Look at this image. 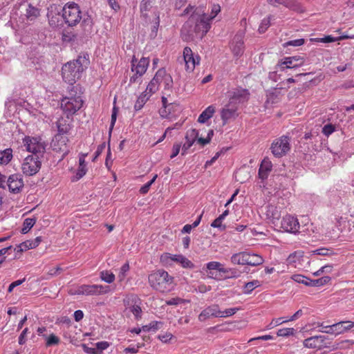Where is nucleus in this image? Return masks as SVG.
Returning a JSON list of instances; mask_svg holds the SVG:
<instances>
[{"label": "nucleus", "instance_id": "5", "mask_svg": "<svg viewBox=\"0 0 354 354\" xmlns=\"http://www.w3.org/2000/svg\"><path fill=\"white\" fill-rule=\"evenodd\" d=\"M290 138L287 136H282L276 138L272 143L270 150L276 158L286 156L290 150Z\"/></svg>", "mask_w": 354, "mask_h": 354}, {"label": "nucleus", "instance_id": "49", "mask_svg": "<svg viewBox=\"0 0 354 354\" xmlns=\"http://www.w3.org/2000/svg\"><path fill=\"white\" fill-rule=\"evenodd\" d=\"M267 212H268V215L270 216L273 218L278 219L280 216V214H279V211L277 210V207L273 205H269L268 207Z\"/></svg>", "mask_w": 354, "mask_h": 354}, {"label": "nucleus", "instance_id": "44", "mask_svg": "<svg viewBox=\"0 0 354 354\" xmlns=\"http://www.w3.org/2000/svg\"><path fill=\"white\" fill-rule=\"evenodd\" d=\"M272 17L269 16L268 18H265L262 20L259 27V32L260 33H263L266 32V30L269 28L270 26V19Z\"/></svg>", "mask_w": 354, "mask_h": 354}, {"label": "nucleus", "instance_id": "19", "mask_svg": "<svg viewBox=\"0 0 354 354\" xmlns=\"http://www.w3.org/2000/svg\"><path fill=\"white\" fill-rule=\"evenodd\" d=\"M136 62L137 59L135 57H133L131 61V71L132 72H136L137 74H138L139 76H142L145 73L148 68L149 60L148 58L142 57L138 63L136 65Z\"/></svg>", "mask_w": 354, "mask_h": 354}, {"label": "nucleus", "instance_id": "57", "mask_svg": "<svg viewBox=\"0 0 354 354\" xmlns=\"http://www.w3.org/2000/svg\"><path fill=\"white\" fill-rule=\"evenodd\" d=\"M223 221V218H221V216H218L212 223L211 226L212 227L219 228L221 230H225V225L222 224Z\"/></svg>", "mask_w": 354, "mask_h": 354}, {"label": "nucleus", "instance_id": "37", "mask_svg": "<svg viewBox=\"0 0 354 354\" xmlns=\"http://www.w3.org/2000/svg\"><path fill=\"white\" fill-rule=\"evenodd\" d=\"M331 278L328 276H325L317 279H311L310 286H321L328 283L330 281Z\"/></svg>", "mask_w": 354, "mask_h": 354}, {"label": "nucleus", "instance_id": "28", "mask_svg": "<svg viewBox=\"0 0 354 354\" xmlns=\"http://www.w3.org/2000/svg\"><path fill=\"white\" fill-rule=\"evenodd\" d=\"M151 95V94H150L149 91H147L146 90L138 97L134 105V109H136V111H139L143 107V106L149 100Z\"/></svg>", "mask_w": 354, "mask_h": 354}, {"label": "nucleus", "instance_id": "42", "mask_svg": "<svg viewBox=\"0 0 354 354\" xmlns=\"http://www.w3.org/2000/svg\"><path fill=\"white\" fill-rule=\"evenodd\" d=\"M150 8H151L150 0H142L141 1L140 8V12L142 13V15L144 17H147V14L146 12L149 10Z\"/></svg>", "mask_w": 354, "mask_h": 354}, {"label": "nucleus", "instance_id": "45", "mask_svg": "<svg viewBox=\"0 0 354 354\" xmlns=\"http://www.w3.org/2000/svg\"><path fill=\"white\" fill-rule=\"evenodd\" d=\"M29 249H32V245H31L30 240H27L17 246L15 249L17 252H24L26 251Z\"/></svg>", "mask_w": 354, "mask_h": 354}, {"label": "nucleus", "instance_id": "60", "mask_svg": "<svg viewBox=\"0 0 354 354\" xmlns=\"http://www.w3.org/2000/svg\"><path fill=\"white\" fill-rule=\"evenodd\" d=\"M239 310V308H228L226 309L224 311L221 310V317H227L233 315L236 313V311Z\"/></svg>", "mask_w": 354, "mask_h": 354}, {"label": "nucleus", "instance_id": "11", "mask_svg": "<svg viewBox=\"0 0 354 354\" xmlns=\"http://www.w3.org/2000/svg\"><path fill=\"white\" fill-rule=\"evenodd\" d=\"M160 260L166 264L169 263L170 261L179 263L185 268H193L194 267V263L182 254L165 253L161 256Z\"/></svg>", "mask_w": 354, "mask_h": 354}, {"label": "nucleus", "instance_id": "35", "mask_svg": "<svg viewBox=\"0 0 354 354\" xmlns=\"http://www.w3.org/2000/svg\"><path fill=\"white\" fill-rule=\"evenodd\" d=\"M234 177L236 181L243 183L250 177V174L247 172L245 169H239L236 171Z\"/></svg>", "mask_w": 354, "mask_h": 354}, {"label": "nucleus", "instance_id": "34", "mask_svg": "<svg viewBox=\"0 0 354 354\" xmlns=\"http://www.w3.org/2000/svg\"><path fill=\"white\" fill-rule=\"evenodd\" d=\"M260 286L261 282L258 280H253L252 281L248 282L243 286V292L244 294H250L253 290Z\"/></svg>", "mask_w": 354, "mask_h": 354}, {"label": "nucleus", "instance_id": "27", "mask_svg": "<svg viewBox=\"0 0 354 354\" xmlns=\"http://www.w3.org/2000/svg\"><path fill=\"white\" fill-rule=\"evenodd\" d=\"M281 5L297 12H302L303 9L299 3L295 0H281Z\"/></svg>", "mask_w": 354, "mask_h": 354}, {"label": "nucleus", "instance_id": "61", "mask_svg": "<svg viewBox=\"0 0 354 354\" xmlns=\"http://www.w3.org/2000/svg\"><path fill=\"white\" fill-rule=\"evenodd\" d=\"M304 44V39H297L290 40L284 44V46H300Z\"/></svg>", "mask_w": 354, "mask_h": 354}, {"label": "nucleus", "instance_id": "16", "mask_svg": "<svg viewBox=\"0 0 354 354\" xmlns=\"http://www.w3.org/2000/svg\"><path fill=\"white\" fill-rule=\"evenodd\" d=\"M7 182V187L12 193H19L24 187V180L20 174H14L9 176Z\"/></svg>", "mask_w": 354, "mask_h": 354}, {"label": "nucleus", "instance_id": "54", "mask_svg": "<svg viewBox=\"0 0 354 354\" xmlns=\"http://www.w3.org/2000/svg\"><path fill=\"white\" fill-rule=\"evenodd\" d=\"M109 346V343L108 342H99L95 344V348L97 352H99V354H102L104 350H106Z\"/></svg>", "mask_w": 354, "mask_h": 354}, {"label": "nucleus", "instance_id": "23", "mask_svg": "<svg viewBox=\"0 0 354 354\" xmlns=\"http://www.w3.org/2000/svg\"><path fill=\"white\" fill-rule=\"evenodd\" d=\"M231 48L235 56H240L243 53V40L242 35H236L232 40Z\"/></svg>", "mask_w": 354, "mask_h": 354}, {"label": "nucleus", "instance_id": "29", "mask_svg": "<svg viewBox=\"0 0 354 354\" xmlns=\"http://www.w3.org/2000/svg\"><path fill=\"white\" fill-rule=\"evenodd\" d=\"M246 252H241L234 254L230 259L231 263L233 265H245L246 260Z\"/></svg>", "mask_w": 354, "mask_h": 354}, {"label": "nucleus", "instance_id": "48", "mask_svg": "<svg viewBox=\"0 0 354 354\" xmlns=\"http://www.w3.org/2000/svg\"><path fill=\"white\" fill-rule=\"evenodd\" d=\"M313 254H317V255H322V256H328L333 254V251L328 248H319L315 250H313L312 252Z\"/></svg>", "mask_w": 354, "mask_h": 354}, {"label": "nucleus", "instance_id": "18", "mask_svg": "<svg viewBox=\"0 0 354 354\" xmlns=\"http://www.w3.org/2000/svg\"><path fill=\"white\" fill-rule=\"evenodd\" d=\"M238 107L234 104L228 102L227 104L222 109L221 115L223 121V124H225L228 120L234 119L238 116L237 113Z\"/></svg>", "mask_w": 354, "mask_h": 354}, {"label": "nucleus", "instance_id": "38", "mask_svg": "<svg viewBox=\"0 0 354 354\" xmlns=\"http://www.w3.org/2000/svg\"><path fill=\"white\" fill-rule=\"evenodd\" d=\"M36 219L33 218H26L23 223V227L21 229V232L23 234H26L35 224Z\"/></svg>", "mask_w": 354, "mask_h": 354}, {"label": "nucleus", "instance_id": "2", "mask_svg": "<svg viewBox=\"0 0 354 354\" xmlns=\"http://www.w3.org/2000/svg\"><path fill=\"white\" fill-rule=\"evenodd\" d=\"M88 64L86 57L80 56L75 60L69 62L64 64L62 67L63 80L73 85L77 80L82 77V74L84 68L87 67Z\"/></svg>", "mask_w": 354, "mask_h": 354}, {"label": "nucleus", "instance_id": "4", "mask_svg": "<svg viewBox=\"0 0 354 354\" xmlns=\"http://www.w3.org/2000/svg\"><path fill=\"white\" fill-rule=\"evenodd\" d=\"M62 17L70 26H75L82 19L79 6L74 2L67 3L62 8Z\"/></svg>", "mask_w": 354, "mask_h": 354}, {"label": "nucleus", "instance_id": "30", "mask_svg": "<svg viewBox=\"0 0 354 354\" xmlns=\"http://www.w3.org/2000/svg\"><path fill=\"white\" fill-rule=\"evenodd\" d=\"M57 127L58 130V133L57 134H61L62 136H66L67 133L71 129L70 124L64 119L59 120L57 122Z\"/></svg>", "mask_w": 354, "mask_h": 354}, {"label": "nucleus", "instance_id": "51", "mask_svg": "<svg viewBox=\"0 0 354 354\" xmlns=\"http://www.w3.org/2000/svg\"><path fill=\"white\" fill-rule=\"evenodd\" d=\"M129 265L127 263H124L121 267L120 272H119L118 276L120 281H123L124 279V278L126 277V274L129 271Z\"/></svg>", "mask_w": 354, "mask_h": 354}, {"label": "nucleus", "instance_id": "20", "mask_svg": "<svg viewBox=\"0 0 354 354\" xmlns=\"http://www.w3.org/2000/svg\"><path fill=\"white\" fill-rule=\"evenodd\" d=\"M165 75V69L160 68L159 69L153 78L151 80L149 84L147 86V91H149L150 94H153L156 93L158 90V87L161 82V78Z\"/></svg>", "mask_w": 354, "mask_h": 354}, {"label": "nucleus", "instance_id": "33", "mask_svg": "<svg viewBox=\"0 0 354 354\" xmlns=\"http://www.w3.org/2000/svg\"><path fill=\"white\" fill-rule=\"evenodd\" d=\"M100 278L102 281L111 283L115 281V274L109 270H103L100 272Z\"/></svg>", "mask_w": 354, "mask_h": 354}, {"label": "nucleus", "instance_id": "24", "mask_svg": "<svg viewBox=\"0 0 354 354\" xmlns=\"http://www.w3.org/2000/svg\"><path fill=\"white\" fill-rule=\"evenodd\" d=\"M354 326V324L351 322H339L333 324L334 335H337L344 333Z\"/></svg>", "mask_w": 354, "mask_h": 354}, {"label": "nucleus", "instance_id": "58", "mask_svg": "<svg viewBox=\"0 0 354 354\" xmlns=\"http://www.w3.org/2000/svg\"><path fill=\"white\" fill-rule=\"evenodd\" d=\"M131 312L133 314L136 319L141 317L142 309L140 306L134 304L131 307Z\"/></svg>", "mask_w": 354, "mask_h": 354}, {"label": "nucleus", "instance_id": "47", "mask_svg": "<svg viewBox=\"0 0 354 354\" xmlns=\"http://www.w3.org/2000/svg\"><path fill=\"white\" fill-rule=\"evenodd\" d=\"M46 338V346H51L53 345H57L59 343V338L54 334H51L49 337Z\"/></svg>", "mask_w": 354, "mask_h": 354}, {"label": "nucleus", "instance_id": "7", "mask_svg": "<svg viewBox=\"0 0 354 354\" xmlns=\"http://www.w3.org/2000/svg\"><path fill=\"white\" fill-rule=\"evenodd\" d=\"M26 150L32 153L35 157L41 158L46 151V145L40 138L26 137L24 140Z\"/></svg>", "mask_w": 354, "mask_h": 354}, {"label": "nucleus", "instance_id": "36", "mask_svg": "<svg viewBox=\"0 0 354 354\" xmlns=\"http://www.w3.org/2000/svg\"><path fill=\"white\" fill-rule=\"evenodd\" d=\"M162 325L163 324L161 322H151L149 324L143 326L142 329L145 332H149L151 330L156 331L160 328Z\"/></svg>", "mask_w": 354, "mask_h": 354}, {"label": "nucleus", "instance_id": "15", "mask_svg": "<svg viewBox=\"0 0 354 354\" xmlns=\"http://www.w3.org/2000/svg\"><path fill=\"white\" fill-rule=\"evenodd\" d=\"M281 227L286 232L295 234L298 232L299 224L296 218L286 215L281 221Z\"/></svg>", "mask_w": 354, "mask_h": 354}, {"label": "nucleus", "instance_id": "14", "mask_svg": "<svg viewBox=\"0 0 354 354\" xmlns=\"http://www.w3.org/2000/svg\"><path fill=\"white\" fill-rule=\"evenodd\" d=\"M183 57L186 71L189 73L192 72L196 65L199 64V56H194L192 49L189 47H185L183 50Z\"/></svg>", "mask_w": 354, "mask_h": 354}, {"label": "nucleus", "instance_id": "25", "mask_svg": "<svg viewBox=\"0 0 354 354\" xmlns=\"http://www.w3.org/2000/svg\"><path fill=\"white\" fill-rule=\"evenodd\" d=\"M245 265L257 266L262 264L264 261L263 257L257 254L249 253L246 252Z\"/></svg>", "mask_w": 354, "mask_h": 354}, {"label": "nucleus", "instance_id": "40", "mask_svg": "<svg viewBox=\"0 0 354 354\" xmlns=\"http://www.w3.org/2000/svg\"><path fill=\"white\" fill-rule=\"evenodd\" d=\"M154 20L152 22L151 26V35L155 37L156 35L159 25H160V16L158 12L154 13Z\"/></svg>", "mask_w": 354, "mask_h": 354}, {"label": "nucleus", "instance_id": "1", "mask_svg": "<svg viewBox=\"0 0 354 354\" xmlns=\"http://www.w3.org/2000/svg\"><path fill=\"white\" fill-rule=\"evenodd\" d=\"M211 21L209 15L202 8H196L182 28V34L186 41L196 38L201 39L209 30Z\"/></svg>", "mask_w": 354, "mask_h": 354}, {"label": "nucleus", "instance_id": "22", "mask_svg": "<svg viewBox=\"0 0 354 354\" xmlns=\"http://www.w3.org/2000/svg\"><path fill=\"white\" fill-rule=\"evenodd\" d=\"M272 168V164L268 158H265L259 167V177L261 180H266L268 178L269 173L271 171Z\"/></svg>", "mask_w": 354, "mask_h": 354}, {"label": "nucleus", "instance_id": "26", "mask_svg": "<svg viewBox=\"0 0 354 354\" xmlns=\"http://www.w3.org/2000/svg\"><path fill=\"white\" fill-rule=\"evenodd\" d=\"M215 112V108L211 105L206 108L199 115L198 122L200 123H205L209 118H211Z\"/></svg>", "mask_w": 354, "mask_h": 354}, {"label": "nucleus", "instance_id": "59", "mask_svg": "<svg viewBox=\"0 0 354 354\" xmlns=\"http://www.w3.org/2000/svg\"><path fill=\"white\" fill-rule=\"evenodd\" d=\"M289 322L288 319H284L283 317H279V318H277V319H272V321L271 322V323L268 325V328H274L277 326H279L283 323H286V322Z\"/></svg>", "mask_w": 354, "mask_h": 354}, {"label": "nucleus", "instance_id": "3", "mask_svg": "<svg viewBox=\"0 0 354 354\" xmlns=\"http://www.w3.org/2000/svg\"><path fill=\"white\" fill-rule=\"evenodd\" d=\"M149 283L156 290L160 292L171 291L174 287V279L164 270H158L149 275Z\"/></svg>", "mask_w": 354, "mask_h": 354}, {"label": "nucleus", "instance_id": "8", "mask_svg": "<svg viewBox=\"0 0 354 354\" xmlns=\"http://www.w3.org/2000/svg\"><path fill=\"white\" fill-rule=\"evenodd\" d=\"M41 166V162L39 158L30 155L24 160L21 165V170L26 176H32L39 171Z\"/></svg>", "mask_w": 354, "mask_h": 354}, {"label": "nucleus", "instance_id": "10", "mask_svg": "<svg viewBox=\"0 0 354 354\" xmlns=\"http://www.w3.org/2000/svg\"><path fill=\"white\" fill-rule=\"evenodd\" d=\"M229 102L238 107V105L247 102L250 93L247 89L237 88L229 92Z\"/></svg>", "mask_w": 354, "mask_h": 354}, {"label": "nucleus", "instance_id": "39", "mask_svg": "<svg viewBox=\"0 0 354 354\" xmlns=\"http://www.w3.org/2000/svg\"><path fill=\"white\" fill-rule=\"evenodd\" d=\"M292 279L299 283H303L306 286H310V283L311 279L306 277H304V275H301V274H294L292 277Z\"/></svg>", "mask_w": 354, "mask_h": 354}, {"label": "nucleus", "instance_id": "41", "mask_svg": "<svg viewBox=\"0 0 354 354\" xmlns=\"http://www.w3.org/2000/svg\"><path fill=\"white\" fill-rule=\"evenodd\" d=\"M161 82L164 84L165 89H170L172 87L173 80L171 75L167 73L165 70V75L161 78Z\"/></svg>", "mask_w": 354, "mask_h": 354}, {"label": "nucleus", "instance_id": "31", "mask_svg": "<svg viewBox=\"0 0 354 354\" xmlns=\"http://www.w3.org/2000/svg\"><path fill=\"white\" fill-rule=\"evenodd\" d=\"M12 158V150L10 148L0 151V164L7 165Z\"/></svg>", "mask_w": 354, "mask_h": 354}, {"label": "nucleus", "instance_id": "6", "mask_svg": "<svg viewBox=\"0 0 354 354\" xmlns=\"http://www.w3.org/2000/svg\"><path fill=\"white\" fill-rule=\"evenodd\" d=\"M83 100L80 96L65 97L62 100L61 107L67 117L73 115L82 106Z\"/></svg>", "mask_w": 354, "mask_h": 354}, {"label": "nucleus", "instance_id": "9", "mask_svg": "<svg viewBox=\"0 0 354 354\" xmlns=\"http://www.w3.org/2000/svg\"><path fill=\"white\" fill-rule=\"evenodd\" d=\"M110 292V288L102 285H82L75 290L73 294L85 295H100Z\"/></svg>", "mask_w": 354, "mask_h": 354}, {"label": "nucleus", "instance_id": "13", "mask_svg": "<svg viewBox=\"0 0 354 354\" xmlns=\"http://www.w3.org/2000/svg\"><path fill=\"white\" fill-rule=\"evenodd\" d=\"M328 337L324 335H315L306 339L304 341V346L310 348H330L328 343L326 342Z\"/></svg>", "mask_w": 354, "mask_h": 354}, {"label": "nucleus", "instance_id": "12", "mask_svg": "<svg viewBox=\"0 0 354 354\" xmlns=\"http://www.w3.org/2000/svg\"><path fill=\"white\" fill-rule=\"evenodd\" d=\"M68 142L67 136L56 134L52 140L51 147L53 151L62 153L63 156H65L69 152Z\"/></svg>", "mask_w": 354, "mask_h": 354}, {"label": "nucleus", "instance_id": "63", "mask_svg": "<svg viewBox=\"0 0 354 354\" xmlns=\"http://www.w3.org/2000/svg\"><path fill=\"white\" fill-rule=\"evenodd\" d=\"M185 301L184 299L180 298V297H175L172 298L171 299L166 301V304L169 306H177L180 304H182Z\"/></svg>", "mask_w": 354, "mask_h": 354}, {"label": "nucleus", "instance_id": "43", "mask_svg": "<svg viewBox=\"0 0 354 354\" xmlns=\"http://www.w3.org/2000/svg\"><path fill=\"white\" fill-rule=\"evenodd\" d=\"M295 333V329L293 328H284L278 330L277 335L279 337H288L293 335Z\"/></svg>", "mask_w": 354, "mask_h": 354}, {"label": "nucleus", "instance_id": "56", "mask_svg": "<svg viewBox=\"0 0 354 354\" xmlns=\"http://www.w3.org/2000/svg\"><path fill=\"white\" fill-rule=\"evenodd\" d=\"M335 130V127L334 125L331 124H328L324 126L322 129V133L326 136H329L330 134H332Z\"/></svg>", "mask_w": 354, "mask_h": 354}, {"label": "nucleus", "instance_id": "32", "mask_svg": "<svg viewBox=\"0 0 354 354\" xmlns=\"http://www.w3.org/2000/svg\"><path fill=\"white\" fill-rule=\"evenodd\" d=\"M25 15L28 20L34 21L39 15V10L29 4L26 10Z\"/></svg>", "mask_w": 354, "mask_h": 354}, {"label": "nucleus", "instance_id": "55", "mask_svg": "<svg viewBox=\"0 0 354 354\" xmlns=\"http://www.w3.org/2000/svg\"><path fill=\"white\" fill-rule=\"evenodd\" d=\"M198 136V132L196 129H190L187 131L185 136V140H191L193 141H196Z\"/></svg>", "mask_w": 354, "mask_h": 354}, {"label": "nucleus", "instance_id": "53", "mask_svg": "<svg viewBox=\"0 0 354 354\" xmlns=\"http://www.w3.org/2000/svg\"><path fill=\"white\" fill-rule=\"evenodd\" d=\"M157 178V175H155L153 176V178L149 180L148 183H147L146 184H145L140 189V192L142 194H147L149 190V188L151 186V185L155 182L156 179Z\"/></svg>", "mask_w": 354, "mask_h": 354}, {"label": "nucleus", "instance_id": "17", "mask_svg": "<svg viewBox=\"0 0 354 354\" xmlns=\"http://www.w3.org/2000/svg\"><path fill=\"white\" fill-rule=\"evenodd\" d=\"M304 63V58L300 56H292L285 57L281 62L282 70L285 68H294L299 67Z\"/></svg>", "mask_w": 354, "mask_h": 354}, {"label": "nucleus", "instance_id": "64", "mask_svg": "<svg viewBox=\"0 0 354 354\" xmlns=\"http://www.w3.org/2000/svg\"><path fill=\"white\" fill-rule=\"evenodd\" d=\"M220 266H221V263L218 261H210L207 263L206 267L208 270H218L220 268Z\"/></svg>", "mask_w": 354, "mask_h": 354}, {"label": "nucleus", "instance_id": "21", "mask_svg": "<svg viewBox=\"0 0 354 354\" xmlns=\"http://www.w3.org/2000/svg\"><path fill=\"white\" fill-rule=\"evenodd\" d=\"M221 310L217 305L210 306L204 309L198 316L201 322H204L210 317H221Z\"/></svg>", "mask_w": 354, "mask_h": 354}, {"label": "nucleus", "instance_id": "62", "mask_svg": "<svg viewBox=\"0 0 354 354\" xmlns=\"http://www.w3.org/2000/svg\"><path fill=\"white\" fill-rule=\"evenodd\" d=\"M221 11V7L218 4H214L212 7L211 15H209V17L210 18V21L218 15V13Z\"/></svg>", "mask_w": 354, "mask_h": 354}, {"label": "nucleus", "instance_id": "52", "mask_svg": "<svg viewBox=\"0 0 354 354\" xmlns=\"http://www.w3.org/2000/svg\"><path fill=\"white\" fill-rule=\"evenodd\" d=\"M118 112V108H117L115 106H114L113 108V110H112L111 120L110 128H109V133L110 134H111V133L113 129V127L115 125L116 118H117Z\"/></svg>", "mask_w": 354, "mask_h": 354}, {"label": "nucleus", "instance_id": "50", "mask_svg": "<svg viewBox=\"0 0 354 354\" xmlns=\"http://www.w3.org/2000/svg\"><path fill=\"white\" fill-rule=\"evenodd\" d=\"M86 171H87L86 166L79 165V167L76 172V175L75 176V178L73 180V181L78 180L80 178H82L86 174Z\"/></svg>", "mask_w": 354, "mask_h": 354}, {"label": "nucleus", "instance_id": "46", "mask_svg": "<svg viewBox=\"0 0 354 354\" xmlns=\"http://www.w3.org/2000/svg\"><path fill=\"white\" fill-rule=\"evenodd\" d=\"M241 275V272L236 268H228V273L223 278L226 279H236Z\"/></svg>", "mask_w": 354, "mask_h": 354}]
</instances>
